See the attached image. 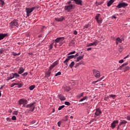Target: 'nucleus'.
<instances>
[{
	"mask_svg": "<svg viewBox=\"0 0 130 130\" xmlns=\"http://www.w3.org/2000/svg\"><path fill=\"white\" fill-rule=\"evenodd\" d=\"M28 103V101L25 99H21L19 101V105H23V107H24V108H27L26 112H33L34 111V109H35V104H36V103L33 102L27 105Z\"/></svg>",
	"mask_w": 130,
	"mask_h": 130,
	"instance_id": "f257e3e1",
	"label": "nucleus"
},
{
	"mask_svg": "<svg viewBox=\"0 0 130 130\" xmlns=\"http://www.w3.org/2000/svg\"><path fill=\"white\" fill-rule=\"evenodd\" d=\"M38 8L39 7L38 6H35L34 7H31L30 8H26L25 11H26L27 17H30V16H31V14L33 12V11H34V10H36V9H38Z\"/></svg>",
	"mask_w": 130,
	"mask_h": 130,
	"instance_id": "f03ea898",
	"label": "nucleus"
},
{
	"mask_svg": "<svg viewBox=\"0 0 130 130\" xmlns=\"http://www.w3.org/2000/svg\"><path fill=\"white\" fill-rule=\"evenodd\" d=\"M63 40H64V37L57 38L54 41V47H56V43H59V45H62L63 44Z\"/></svg>",
	"mask_w": 130,
	"mask_h": 130,
	"instance_id": "7ed1b4c3",
	"label": "nucleus"
},
{
	"mask_svg": "<svg viewBox=\"0 0 130 130\" xmlns=\"http://www.w3.org/2000/svg\"><path fill=\"white\" fill-rule=\"evenodd\" d=\"M75 9V6L73 4H71L69 5H67L64 6V10L68 12V13H71L72 12V10H74Z\"/></svg>",
	"mask_w": 130,
	"mask_h": 130,
	"instance_id": "20e7f679",
	"label": "nucleus"
},
{
	"mask_svg": "<svg viewBox=\"0 0 130 130\" xmlns=\"http://www.w3.org/2000/svg\"><path fill=\"white\" fill-rule=\"evenodd\" d=\"M19 26V22H18V20H14L11 23H10L9 27L10 28H13L14 27H17L18 28Z\"/></svg>",
	"mask_w": 130,
	"mask_h": 130,
	"instance_id": "39448f33",
	"label": "nucleus"
},
{
	"mask_svg": "<svg viewBox=\"0 0 130 130\" xmlns=\"http://www.w3.org/2000/svg\"><path fill=\"white\" fill-rule=\"evenodd\" d=\"M128 4L127 3H125L123 2H119L118 5L116 6L117 9H121V8H125V7H127Z\"/></svg>",
	"mask_w": 130,
	"mask_h": 130,
	"instance_id": "423d86ee",
	"label": "nucleus"
},
{
	"mask_svg": "<svg viewBox=\"0 0 130 130\" xmlns=\"http://www.w3.org/2000/svg\"><path fill=\"white\" fill-rule=\"evenodd\" d=\"M93 76H94V77L95 78H100L101 76H100V72L96 70H93Z\"/></svg>",
	"mask_w": 130,
	"mask_h": 130,
	"instance_id": "0eeeda50",
	"label": "nucleus"
},
{
	"mask_svg": "<svg viewBox=\"0 0 130 130\" xmlns=\"http://www.w3.org/2000/svg\"><path fill=\"white\" fill-rule=\"evenodd\" d=\"M102 113V111H101L99 108L96 109L95 112L94 113L95 116H94V117H96V116H99V115H100V114Z\"/></svg>",
	"mask_w": 130,
	"mask_h": 130,
	"instance_id": "6e6552de",
	"label": "nucleus"
},
{
	"mask_svg": "<svg viewBox=\"0 0 130 130\" xmlns=\"http://www.w3.org/2000/svg\"><path fill=\"white\" fill-rule=\"evenodd\" d=\"M75 57V55H72L69 56L67 58L63 61V63H66V62H69L70 59H72Z\"/></svg>",
	"mask_w": 130,
	"mask_h": 130,
	"instance_id": "1a4fd4ad",
	"label": "nucleus"
},
{
	"mask_svg": "<svg viewBox=\"0 0 130 130\" xmlns=\"http://www.w3.org/2000/svg\"><path fill=\"white\" fill-rule=\"evenodd\" d=\"M74 1L76 5H79V6H83V1L82 0H71Z\"/></svg>",
	"mask_w": 130,
	"mask_h": 130,
	"instance_id": "9d476101",
	"label": "nucleus"
},
{
	"mask_svg": "<svg viewBox=\"0 0 130 130\" xmlns=\"http://www.w3.org/2000/svg\"><path fill=\"white\" fill-rule=\"evenodd\" d=\"M117 123H118V120L113 121L111 123V127H112V128H114L115 126H116Z\"/></svg>",
	"mask_w": 130,
	"mask_h": 130,
	"instance_id": "9b49d317",
	"label": "nucleus"
},
{
	"mask_svg": "<svg viewBox=\"0 0 130 130\" xmlns=\"http://www.w3.org/2000/svg\"><path fill=\"white\" fill-rule=\"evenodd\" d=\"M7 36H8V34L0 33V40H3V39L7 37Z\"/></svg>",
	"mask_w": 130,
	"mask_h": 130,
	"instance_id": "f8f14e48",
	"label": "nucleus"
},
{
	"mask_svg": "<svg viewBox=\"0 0 130 130\" xmlns=\"http://www.w3.org/2000/svg\"><path fill=\"white\" fill-rule=\"evenodd\" d=\"M58 97L60 99V101H64L66 100V97L62 94H58Z\"/></svg>",
	"mask_w": 130,
	"mask_h": 130,
	"instance_id": "ddd939ff",
	"label": "nucleus"
},
{
	"mask_svg": "<svg viewBox=\"0 0 130 130\" xmlns=\"http://www.w3.org/2000/svg\"><path fill=\"white\" fill-rule=\"evenodd\" d=\"M24 72H25V69L23 67H21L18 70V73L19 74V75H21V74H23Z\"/></svg>",
	"mask_w": 130,
	"mask_h": 130,
	"instance_id": "4468645a",
	"label": "nucleus"
},
{
	"mask_svg": "<svg viewBox=\"0 0 130 130\" xmlns=\"http://www.w3.org/2000/svg\"><path fill=\"white\" fill-rule=\"evenodd\" d=\"M56 21H57V22H62L63 20H64V17L61 16L60 17H57V18H55Z\"/></svg>",
	"mask_w": 130,
	"mask_h": 130,
	"instance_id": "2eb2a0df",
	"label": "nucleus"
},
{
	"mask_svg": "<svg viewBox=\"0 0 130 130\" xmlns=\"http://www.w3.org/2000/svg\"><path fill=\"white\" fill-rule=\"evenodd\" d=\"M97 44H98V42H97L96 41L93 42V43H90L89 44L87 45V47H89L90 46H93L94 45V46H96Z\"/></svg>",
	"mask_w": 130,
	"mask_h": 130,
	"instance_id": "dca6fc26",
	"label": "nucleus"
},
{
	"mask_svg": "<svg viewBox=\"0 0 130 130\" xmlns=\"http://www.w3.org/2000/svg\"><path fill=\"white\" fill-rule=\"evenodd\" d=\"M84 55H82V56H79L78 57H77L76 59V62H78V61H80V60H82L83 58H84Z\"/></svg>",
	"mask_w": 130,
	"mask_h": 130,
	"instance_id": "f3484780",
	"label": "nucleus"
},
{
	"mask_svg": "<svg viewBox=\"0 0 130 130\" xmlns=\"http://www.w3.org/2000/svg\"><path fill=\"white\" fill-rule=\"evenodd\" d=\"M114 1L115 0H110V1H109L107 3V6L110 7L111 5H112V4L114 3Z\"/></svg>",
	"mask_w": 130,
	"mask_h": 130,
	"instance_id": "a211bd4d",
	"label": "nucleus"
},
{
	"mask_svg": "<svg viewBox=\"0 0 130 130\" xmlns=\"http://www.w3.org/2000/svg\"><path fill=\"white\" fill-rule=\"evenodd\" d=\"M122 40H121V39L119 38H117L116 39V45H117V44H118V43H121Z\"/></svg>",
	"mask_w": 130,
	"mask_h": 130,
	"instance_id": "6ab92c4d",
	"label": "nucleus"
},
{
	"mask_svg": "<svg viewBox=\"0 0 130 130\" xmlns=\"http://www.w3.org/2000/svg\"><path fill=\"white\" fill-rule=\"evenodd\" d=\"M12 79H14V73L10 74L9 77L7 78L8 80H12Z\"/></svg>",
	"mask_w": 130,
	"mask_h": 130,
	"instance_id": "aec40b11",
	"label": "nucleus"
},
{
	"mask_svg": "<svg viewBox=\"0 0 130 130\" xmlns=\"http://www.w3.org/2000/svg\"><path fill=\"white\" fill-rule=\"evenodd\" d=\"M83 96H84V92H82L77 95L76 96V98H77V99H80V98H81V97H83Z\"/></svg>",
	"mask_w": 130,
	"mask_h": 130,
	"instance_id": "412c9836",
	"label": "nucleus"
},
{
	"mask_svg": "<svg viewBox=\"0 0 130 130\" xmlns=\"http://www.w3.org/2000/svg\"><path fill=\"white\" fill-rule=\"evenodd\" d=\"M64 91H66V92H69V91L71 90V88L70 87V86H66L64 87Z\"/></svg>",
	"mask_w": 130,
	"mask_h": 130,
	"instance_id": "4be33fe9",
	"label": "nucleus"
},
{
	"mask_svg": "<svg viewBox=\"0 0 130 130\" xmlns=\"http://www.w3.org/2000/svg\"><path fill=\"white\" fill-rule=\"evenodd\" d=\"M19 77H20V75L18 73H13V78L17 79Z\"/></svg>",
	"mask_w": 130,
	"mask_h": 130,
	"instance_id": "5701e85b",
	"label": "nucleus"
},
{
	"mask_svg": "<svg viewBox=\"0 0 130 130\" xmlns=\"http://www.w3.org/2000/svg\"><path fill=\"white\" fill-rule=\"evenodd\" d=\"M127 122V121L123 120L121 122H120L119 125H122V124H126V123Z\"/></svg>",
	"mask_w": 130,
	"mask_h": 130,
	"instance_id": "b1692460",
	"label": "nucleus"
},
{
	"mask_svg": "<svg viewBox=\"0 0 130 130\" xmlns=\"http://www.w3.org/2000/svg\"><path fill=\"white\" fill-rule=\"evenodd\" d=\"M51 74V72L50 71H49L48 72V73H47L46 74L45 77H46V78H48L49 77H50Z\"/></svg>",
	"mask_w": 130,
	"mask_h": 130,
	"instance_id": "393cba45",
	"label": "nucleus"
},
{
	"mask_svg": "<svg viewBox=\"0 0 130 130\" xmlns=\"http://www.w3.org/2000/svg\"><path fill=\"white\" fill-rule=\"evenodd\" d=\"M74 66H75V62L72 61L69 65V67L70 68H71V69H73V67H74Z\"/></svg>",
	"mask_w": 130,
	"mask_h": 130,
	"instance_id": "a878e982",
	"label": "nucleus"
},
{
	"mask_svg": "<svg viewBox=\"0 0 130 130\" xmlns=\"http://www.w3.org/2000/svg\"><path fill=\"white\" fill-rule=\"evenodd\" d=\"M55 45V43L54 42H53L49 46V49H51L52 48H53V45L54 46Z\"/></svg>",
	"mask_w": 130,
	"mask_h": 130,
	"instance_id": "bb28decb",
	"label": "nucleus"
},
{
	"mask_svg": "<svg viewBox=\"0 0 130 130\" xmlns=\"http://www.w3.org/2000/svg\"><path fill=\"white\" fill-rule=\"evenodd\" d=\"M35 88V85H31L29 87V90H30V91H32V90H33Z\"/></svg>",
	"mask_w": 130,
	"mask_h": 130,
	"instance_id": "cd10ccee",
	"label": "nucleus"
},
{
	"mask_svg": "<svg viewBox=\"0 0 130 130\" xmlns=\"http://www.w3.org/2000/svg\"><path fill=\"white\" fill-rule=\"evenodd\" d=\"M0 5L2 6V7H4V5H5V2L3 0H0Z\"/></svg>",
	"mask_w": 130,
	"mask_h": 130,
	"instance_id": "c85d7f7f",
	"label": "nucleus"
},
{
	"mask_svg": "<svg viewBox=\"0 0 130 130\" xmlns=\"http://www.w3.org/2000/svg\"><path fill=\"white\" fill-rule=\"evenodd\" d=\"M87 96H84L83 98L81 99L80 100H79V102H82L84 101V100H86L87 99Z\"/></svg>",
	"mask_w": 130,
	"mask_h": 130,
	"instance_id": "c756f323",
	"label": "nucleus"
},
{
	"mask_svg": "<svg viewBox=\"0 0 130 130\" xmlns=\"http://www.w3.org/2000/svg\"><path fill=\"white\" fill-rule=\"evenodd\" d=\"M13 55H14V56H17V55H20V53L17 54L16 53H15L14 52H12Z\"/></svg>",
	"mask_w": 130,
	"mask_h": 130,
	"instance_id": "7c9ffc66",
	"label": "nucleus"
},
{
	"mask_svg": "<svg viewBox=\"0 0 130 130\" xmlns=\"http://www.w3.org/2000/svg\"><path fill=\"white\" fill-rule=\"evenodd\" d=\"M96 21L98 23V24H101L102 22V19L101 18H100V19H96Z\"/></svg>",
	"mask_w": 130,
	"mask_h": 130,
	"instance_id": "2f4dec72",
	"label": "nucleus"
},
{
	"mask_svg": "<svg viewBox=\"0 0 130 130\" xmlns=\"http://www.w3.org/2000/svg\"><path fill=\"white\" fill-rule=\"evenodd\" d=\"M122 50H123V47L120 46L119 48V51L120 52H121L122 51Z\"/></svg>",
	"mask_w": 130,
	"mask_h": 130,
	"instance_id": "473e14b6",
	"label": "nucleus"
},
{
	"mask_svg": "<svg viewBox=\"0 0 130 130\" xmlns=\"http://www.w3.org/2000/svg\"><path fill=\"white\" fill-rule=\"evenodd\" d=\"M126 66V64H123L119 67V70H122V67Z\"/></svg>",
	"mask_w": 130,
	"mask_h": 130,
	"instance_id": "72a5a7b5",
	"label": "nucleus"
},
{
	"mask_svg": "<svg viewBox=\"0 0 130 130\" xmlns=\"http://www.w3.org/2000/svg\"><path fill=\"white\" fill-rule=\"evenodd\" d=\"M5 52V49L4 48L0 49V54L4 53Z\"/></svg>",
	"mask_w": 130,
	"mask_h": 130,
	"instance_id": "f704fd0d",
	"label": "nucleus"
},
{
	"mask_svg": "<svg viewBox=\"0 0 130 130\" xmlns=\"http://www.w3.org/2000/svg\"><path fill=\"white\" fill-rule=\"evenodd\" d=\"M62 108H64V105H62L60 106L58 109V110H61L62 109Z\"/></svg>",
	"mask_w": 130,
	"mask_h": 130,
	"instance_id": "c9c22d12",
	"label": "nucleus"
},
{
	"mask_svg": "<svg viewBox=\"0 0 130 130\" xmlns=\"http://www.w3.org/2000/svg\"><path fill=\"white\" fill-rule=\"evenodd\" d=\"M57 62L55 61L54 63H53L51 66L54 68V67H55V66H57Z\"/></svg>",
	"mask_w": 130,
	"mask_h": 130,
	"instance_id": "e433bc0d",
	"label": "nucleus"
},
{
	"mask_svg": "<svg viewBox=\"0 0 130 130\" xmlns=\"http://www.w3.org/2000/svg\"><path fill=\"white\" fill-rule=\"evenodd\" d=\"M99 17H100V14H97L96 16H95L96 20L99 19Z\"/></svg>",
	"mask_w": 130,
	"mask_h": 130,
	"instance_id": "4c0bfd02",
	"label": "nucleus"
},
{
	"mask_svg": "<svg viewBox=\"0 0 130 130\" xmlns=\"http://www.w3.org/2000/svg\"><path fill=\"white\" fill-rule=\"evenodd\" d=\"M64 104L65 105H68V106H69V105H71V103L69 102H65Z\"/></svg>",
	"mask_w": 130,
	"mask_h": 130,
	"instance_id": "58836bf2",
	"label": "nucleus"
},
{
	"mask_svg": "<svg viewBox=\"0 0 130 130\" xmlns=\"http://www.w3.org/2000/svg\"><path fill=\"white\" fill-rule=\"evenodd\" d=\"M61 75V72H58L55 74V77H57V76H60Z\"/></svg>",
	"mask_w": 130,
	"mask_h": 130,
	"instance_id": "ea45409f",
	"label": "nucleus"
},
{
	"mask_svg": "<svg viewBox=\"0 0 130 130\" xmlns=\"http://www.w3.org/2000/svg\"><path fill=\"white\" fill-rule=\"evenodd\" d=\"M76 53V51H72V52H70L68 55H71V54H75V53Z\"/></svg>",
	"mask_w": 130,
	"mask_h": 130,
	"instance_id": "a19ab883",
	"label": "nucleus"
},
{
	"mask_svg": "<svg viewBox=\"0 0 130 130\" xmlns=\"http://www.w3.org/2000/svg\"><path fill=\"white\" fill-rule=\"evenodd\" d=\"M109 96L111 98H113V99H114V98H115V97H116V95H114V94H110Z\"/></svg>",
	"mask_w": 130,
	"mask_h": 130,
	"instance_id": "79ce46f5",
	"label": "nucleus"
},
{
	"mask_svg": "<svg viewBox=\"0 0 130 130\" xmlns=\"http://www.w3.org/2000/svg\"><path fill=\"white\" fill-rule=\"evenodd\" d=\"M17 85H18L17 83H13V84H11V87H14V86H16Z\"/></svg>",
	"mask_w": 130,
	"mask_h": 130,
	"instance_id": "37998d69",
	"label": "nucleus"
},
{
	"mask_svg": "<svg viewBox=\"0 0 130 130\" xmlns=\"http://www.w3.org/2000/svg\"><path fill=\"white\" fill-rule=\"evenodd\" d=\"M28 75V73L27 72H25L24 73H23V74H22V76L23 77H26V76H27Z\"/></svg>",
	"mask_w": 130,
	"mask_h": 130,
	"instance_id": "c03bdc74",
	"label": "nucleus"
},
{
	"mask_svg": "<svg viewBox=\"0 0 130 130\" xmlns=\"http://www.w3.org/2000/svg\"><path fill=\"white\" fill-rule=\"evenodd\" d=\"M12 120H16L17 119V117L15 116H13L12 117Z\"/></svg>",
	"mask_w": 130,
	"mask_h": 130,
	"instance_id": "a18cd8bd",
	"label": "nucleus"
},
{
	"mask_svg": "<svg viewBox=\"0 0 130 130\" xmlns=\"http://www.w3.org/2000/svg\"><path fill=\"white\" fill-rule=\"evenodd\" d=\"M36 122L35 120H32L30 122V124H34Z\"/></svg>",
	"mask_w": 130,
	"mask_h": 130,
	"instance_id": "49530a36",
	"label": "nucleus"
},
{
	"mask_svg": "<svg viewBox=\"0 0 130 130\" xmlns=\"http://www.w3.org/2000/svg\"><path fill=\"white\" fill-rule=\"evenodd\" d=\"M58 126H60V124H61V121H59L57 123Z\"/></svg>",
	"mask_w": 130,
	"mask_h": 130,
	"instance_id": "de8ad7c7",
	"label": "nucleus"
},
{
	"mask_svg": "<svg viewBox=\"0 0 130 130\" xmlns=\"http://www.w3.org/2000/svg\"><path fill=\"white\" fill-rule=\"evenodd\" d=\"M17 85H18V88H21L22 87V84L18 83Z\"/></svg>",
	"mask_w": 130,
	"mask_h": 130,
	"instance_id": "09e8293b",
	"label": "nucleus"
},
{
	"mask_svg": "<svg viewBox=\"0 0 130 130\" xmlns=\"http://www.w3.org/2000/svg\"><path fill=\"white\" fill-rule=\"evenodd\" d=\"M53 67L51 65L50 67H49V71L50 72V71H51V70H52V69H53Z\"/></svg>",
	"mask_w": 130,
	"mask_h": 130,
	"instance_id": "8fccbe9b",
	"label": "nucleus"
},
{
	"mask_svg": "<svg viewBox=\"0 0 130 130\" xmlns=\"http://www.w3.org/2000/svg\"><path fill=\"white\" fill-rule=\"evenodd\" d=\"M129 67L128 66H126L125 68V71H128Z\"/></svg>",
	"mask_w": 130,
	"mask_h": 130,
	"instance_id": "3c124183",
	"label": "nucleus"
},
{
	"mask_svg": "<svg viewBox=\"0 0 130 130\" xmlns=\"http://www.w3.org/2000/svg\"><path fill=\"white\" fill-rule=\"evenodd\" d=\"M74 35H77L78 34V31H77V30H74Z\"/></svg>",
	"mask_w": 130,
	"mask_h": 130,
	"instance_id": "603ef678",
	"label": "nucleus"
},
{
	"mask_svg": "<svg viewBox=\"0 0 130 130\" xmlns=\"http://www.w3.org/2000/svg\"><path fill=\"white\" fill-rule=\"evenodd\" d=\"M67 4V5H70L72 4V1H68Z\"/></svg>",
	"mask_w": 130,
	"mask_h": 130,
	"instance_id": "864d4df0",
	"label": "nucleus"
},
{
	"mask_svg": "<svg viewBox=\"0 0 130 130\" xmlns=\"http://www.w3.org/2000/svg\"><path fill=\"white\" fill-rule=\"evenodd\" d=\"M78 64H84V61H81V62H79V63H78Z\"/></svg>",
	"mask_w": 130,
	"mask_h": 130,
	"instance_id": "5fc2aeb1",
	"label": "nucleus"
},
{
	"mask_svg": "<svg viewBox=\"0 0 130 130\" xmlns=\"http://www.w3.org/2000/svg\"><path fill=\"white\" fill-rule=\"evenodd\" d=\"M6 120H7V121H11V118H6Z\"/></svg>",
	"mask_w": 130,
	"mask_h": 130,
	"instance_id": "6e6d98bb",
	"label": "nucleus"
},
{
	"mask_svg": "<svg viewBox=\"0 0 130 130\" xmlns=\"http://www.w3.org/2000/svg\"><path fill=\"white\" fill-rule=\"evenodd\" d=\"M123 59H122V60H119V63H122V62H123Z\"/></svg>",
	"mask_w": 130,
	"mask_h": 130,
	"instance_id": "4d7b16f0",
	"label": "nucleus"
},
{
	"mask_svg": "<svg viewBox=\"0 0 130 130\" xmlns=\"http://www.w3.org/2000/svg\"><path fill=\"white\" fill-rule=\"evenodd\" d=\"M64 121H67V120H68V116H66L64 117Z\"/></svg>",
	"mask_w": 130,
	"mask_h": 130,
	"instance_id": "13d9d810",
	"label": "nucleus"
},
{
	"mask_svg": "<svg viewBox=\"0 0 130 130\" xmlns=\"http://www.w3.org/2000/svg\"><path fill=\"white\" fill-rule=\"evenodd\" d=\"M96 83H98V81H97V80L95 81H93V82H92V84H96Z\"/></svg>",
	"mask_w": 130,
	"mask_h": 130,
	"instance_id": "bf43d9fd",
	"label": "nucleus"
},
{
	"mask_svg": "<svg viewBox=\"0 0 130 130\" xmlns=\"http://www.w3.org/2000/svg\"><path fill=\"white\" fill-rule=\"evenodd\" d=\"M91 49H92V48H88L87 49V51H90V50H91Z\"/></svg>",
	"mask_w": 130,
	"mask_h": 130,
	"instance_id": "052dcab7",
	"label": "nucleus"
},
{
	"mask_svg": "<svg viewBox=\"0 0 130 130\" xmlns=\"http://www.w3.org/2000/svg\"><path fill=\"white\" fill-rule=\"evenodd\" d=\"M102 78H100L98 80H96V81L98 82H100V81H102Z\"/></svg>",
	"mask_w": 130,
	"mask_h": 130,
	"instance_id": "680f3d73",
	"label": "nucleus"
},
{
	"mask_svg": "<svg viewBox=\"0 0 130 130\" xmlns=\"http://www.w3.org/2000/svg\"><path fill=\"white\" fill-rule=\"evenodd\" d=\"M127 120H130V116H127Z\"/></svg>",
	"mask_w": 130,
	"mask_h": 130,
	"instance_id": "e2e57ef3",
	"label": "nucleus"
},
{
	"mask_svg": "<svg viewBox=\"0 0 130 130\" xmlns=\"http://www.w3.org/2000/svg\"><path fill=\"white\" fill-rule=\"evenodd\" d=\"M14 114H15V115H18V112H14Z\"/></svg>",
	"mask_w": 130,
	"mask_h": 130,
	"instance_id": "0e129e2a",
	"label": "nucleus"
},
{
	"mask_svg": "<svg viewBox=\"0 0 130 130\" xmlns=\"http://www.w3.org/2000/svg\"><path fill=\"white\" fill-rule=\"evenodd\" d=\"M128 56H129V55H127V56H126L125 57H124V59H125V58H127V57H128Z\"/></svg>",
	"mask_w": 130,
	"mask_h": 130,
	"instance_id": "69168bd1",
	"label": "nucleus"
},
{
	"mask_svg": "<svg viewBox=\"0 0 130 130\" xmlns=\"http://www.w3.org/2000/svg\"><path fill=\"white\" fill-rule=\"evenodd\" d=\"M74 56H75V57H76V56H79V53H77V54Z\"/></svg>",
	"mask_w": 130,
	"mask_h": 130,
	"instance_id": "338daca9",
	"label": "nucleus"
},
{
	"mask_svg": "<svg viewBox=\"0 0 130 130\" xmlns=\"http://www.w3.org/2000/svg\"><path fill=\"white\" fill-rule=\"evenodd\" d=\"M4 86L2 85L1 88H0V90H2V89H3V88H4Z\"/></svg>",
	"mask_w": 130,
	"mask_h": 130,
	"instance_id": "774afa93",
	"label": "nucleus"
}]
</instances>
